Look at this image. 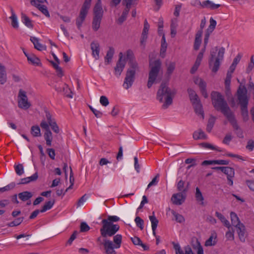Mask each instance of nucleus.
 I'll use <instances>...</instances> for the list:
<instances>
[{
  "label": "nucleus",
  "instance_id": "obj_1",
  "mask_svg": "<svg viewBox=\"0 0 254 254\" xmlns=\"http://www.w3.org/2000/svg\"><path fill=\"white\" fill-rule=\"evenodd\" d=\"M177 93L175 89L171 88L165 83H162L157 92L156 99L162 103V109L168 108L173 103V100Z\"/></svg>",
  "mask_w": 254,
  "mask_h": 254
},
{
  "label": "nucleus",
  "instance_id": "obj_2",
  "mask_svg": "<svg viewBox=\"0 0 254 254\" xmlns=\"http://www.w3.org/2000/svg\"><path fill=\"white\" fill-rule=\"evenodd\" d=\"M211 97L212 103L215 109L220 111L227 119L234 114L220 93L213 91L211 94Z\"/></svg>",
  "mask_w": 254,
  "mask_h": 254
},
{
  "label": "nucleus",
  "instance_id": "obj_3",
  "mask_svg": "<svg viewBox=\"0 0 254 254\" xmlns=\"http://www.w3.org/2000/svg\"><path fill=\"white\" fill-rule=\"evenodd\" d=\"M120 220V218L117 216H108L107 219L102 220V227L100 231L103 238L111 237L119 230L120 226L118 224H113V222Z\"/></svg>",
  "mask_w": 254,
  "mask_h": 254
},
{
  "label": "nucleus",
  "instance_id": "obj_4",
  "mask_svg": "<svg viewBox=\"0 0 254 254\" xmlns=\"http://www.w3.org/2000/svg\"><path fill=\"white\" fill-rule=\"evenodd\" d=\"M127 58L130 60L129 63V67L127 71L123 86L125 89H128L132 86L134 81L135 74L136 72L139 71V66L135 61L131 59L132 57V53L131 51H127Z\"/></svg>",
  "mask_w": 254,
  "mask_h": 254
},
{
  "label": "nucleus",
  "instance_id": "obj_5",
  "mask_svg": "<svg viewBox=\"0 0 254 254\" xmlns=\"http://www.w3.org/2000/svg\"><path fill=\"white\" fill-rule=\"evenodd\" d=\"M225 51L223 47H215L211 49L208 62L212 72H216L219 69L220 63L224 58Z\"/></svg>",
  "mask_w": 254,
  "mask_h": 254
},
{
  "label": "nucleus",
  "instance_id": "obj_6",
  "mask_svg": "<svg viewBox=\"0 0 254 254\" xmlns=\"http://www.w3.org/2000/svg\"><path fill=\"white\" fill-rule=\"evenodd\" d=\"M113 236V242L108 239L107 238H103L102 244L104 247L105 254H117L114 249L121 247L122 236L117 234Z\"/></svg>",
  "mask_w": 254,
  "mask_h": 254
},
{
  "label": "nucleus",
  "instance_id": "obj_7",
  "mask_svg": "<svg viewBox=\"0 0 254 254\" xmlns=\"http://www.w3.org/2000/svg\"><path fill=\"white\" fill-rule=\"evenodd\" d=\"M161 62L159 60L149 62L150 70L148 75V80L147 84L148 88L152 85L157 82V79L161 68Z\"/></svg>",
  "mask_w": 254,
  "mask_h": 254
},
{
  "label": "nucleus",
  "instance_id": "obj_8",
  "mask_svg": "<svg viewBox=\"0 0 254 254\" xmlns=\"http://www.w3.org/2000/svg\"><path fill=\"white\" fill-rule=\"evenodd\" d=\"M103 10L102 7L101 0H98L94 7V17L92 22V28L96 31L100 26Z\"/></svg>",
  "mask_w": 254,
  "mask_h": 254
},
{
  "label": "nucleus",
  "instance_id": "obj_9",
  "mask_svg": "<svg viewBox=\"0 0 254 254\" xmlns=\"http://www.w3.org/2000/svg\"><path fill=\"white\" fill-rule=\"evenodd\" d=\"M247 93L248 91L245 86L241 84L236 93L237 102L240 107L248 106L249 97Z\"/></svg>",
  "mask_w": 254,
  "mask_h": 254
},
{
  "label": "nucleus",
  "instance_id": "obj_10",
  "mask_svg": "<svg viewBox=\"0 0 254 254\" xmlns=\"http://www.w3.org/2000/svg\"><path fill=\"white\" fill-rule=\"evenodd\" d=\"M18 106L19 108L23 110L29 109L31 104L28 101L26 92L22 89H20L18 94Z\"/></svg>",
  "mask_w": 254,
  "mask_h": 254
},
{
  "label": "nucleus",
  "instance_id": "obj_11",
  "mask_svg": "<svg viewBox=\"0 0 254 254\" xmlns=\"http://www.w3.org/2000/svg\"><path fill=\"white\" fill-rule=\"evenodd\" d=\"M40 126L42 129L45 130L44 136L46 141V144L49 146H51L53 136L48 124L46 121L43 120L41 122Z\"/></svg>",
  "mask_w": 254,
  "mask_h": 254
},
{
  "label": "nucleus",
  "instance_id": "obj_12",
  "mask_svg": "<svg viewBox=\"0 0 254 254\" xmlns=\"http://www.w3.org/2000/svg\"><path fill=\"white\" fill-rule=\"evenodd\" d=\"M227 119L233 127L237 136L239 138H243L244 137L243 132L237 123V121L236 119L235 114Z\"/></svg>",
  "mask_w": 254,
  "mask_h": 254
},
{
  "label": "nucleus",
  "instance_id": "obj_13",
  "mask_svg": "<svg viewBox=\"0 0 254 254\" xmlns=\"http://www.w3.org/2000/svg\"><path fill=\"white\" fill-rule=\"evenodd\" d=\"M46 118L47 120V123L48 124L49 127L50 126L53 131L56 133H59L60 131L59 126H58L55 119L52 118L51 113L47 111H45Z\"/></svg>",
  "mask_w": 254,
  "mask_h": 254
},
{
  "label": "nucleus",
  "instance_id": "obj_14",
  "mask_svg": "<svg viewBox=\"0 0 254 254\" xmlns=\"http://www.w3.org/2000/svg\"><path fill=\"white\" fill-rule=\"evenodd\" d=\"M186 196V193H185L184 192H179L173 194L171 201L173 204L180 205L185 202Z\"/></svg>",
  "mask_w": 254,
  "mask_h": 254
},
{
  "label": "nucleus",
  "instance_id": "obj_15",
  "mask_svg": "<svg viewBox=\"0 0 254 254\" xmlns=\"http://www.w3.org/2000/svg\"><path fill=\"white\" fill-rule=\"evenodd\" d=\"M194 82L199 87L202 95L205 98H207L208 94L206 89V82L203 79L198 77L194 78Z\"/></svg>",
  "mask_w": 254,
  "mask_h": 254
},
{
  "label": "nucleus",
  "instance_id": "obj_16",
  "mask_svg": "<svg viewBox=\"0 0 254 254\" xmlns=\"http://www.w3.org/2000/svg\"><path fill=\"white\" fill-rule=\"evenodd\" d=\"M120 58L115 67V74L118 77L121 74L126 64V62L122 60V53H120Z\"/></svg>",
  "mask_w": 254,
  "mask_h": 254
},
{
  "label": "nucleus",
  "instance_id": "obj_17",
  "mask_svg": "<svg viewBox=\"0 0 254 254\" xmlns=\"http://www.w3.org/2000/svg\"><path fill=\"white\" fill-rule=\"evenodd\" d=\"M197 3L200 6L201 8H207L213 10L216 9L220 6V4H215L209 0H204L202 2L198 1Z\"/></svg>",
  "mask_w": 254,
  "mask_h": 254
},
{
  "label": "nucleus",
  "instance_id": "obj_18",
  "mask_svg": "<svg viewBox=\"0 0 254 254\" xmlns=\"http://www.w3.org/2000/svg\"><path fill=\"white\" fill-rule=\"evenodd\" d=\"M92 55L96 60L99 58L100 48L99 44L97 41H93L91 43Z\"/></svg>",
  "mask_w": 254,
  "mask_h": 254
},
{
  "label": "nucleus",
  "instance_id": "obj_19",
  "mask_svg": "<svg viewBox=\"0 0 254 254\" xmlns=\"http://www.w3.org/2000/svg\"><path fill=\"white\" fill-rule=\"evenodd\" d=\"M56 90L59 92L62 93L64 95L68 98H72L71 95V91L69 88L68 85L64 84L62 87H58L56 88Z\"/></svg>",
  "mask_w": 254,
  "mask_h": 254
},
{
  "label": "nucleus",
  "instance_id": "obj_20",
  "mask_svg": "<svg viewBox=\"0 0 254 254\" xmlns=\"http://www.w3.org/2000/svg\"><path fill=\"white\" fill-rule=\"evenodd\" d=\"M31 4L37 7L47 17H50V14L46 6L36 3L35 0H31Z\"/></svg>",
  "mask_w": 254,
  "mask_h": 254
},
{
  "label": "nucleus",
  "instance_id": "obj_21",
  "mask_svg": "<svg viewBox=\"0 0 254 254\" xmlns=\"http://www.w3.org/2000/svg\"><path fill=\"white\" fill-rule=\"evenodd\" d=\"M194 109L195 112L198 115H200L202 119H204V113L202 110V106L200 100L192 104Z\"/></svg>",
  "mask_w": 254,
  "mask_h": 254
},
{
  "label": "nucleus",
  "instance_id": "obj_22",
  "mask_svg": "<svg viewBox=\"0 0 254 254\" xmlns=\"http://www.w3.org/2000/svg\"><path fill=\"white\" fill-rule=\"evenodd\" d=\"M203 31L198 30L195 37L194 43V49L195 50H198L199 46L201 43V36L202 35Z\"/></svg>",
  "mask_w": 254,
  "mask_h": 254
},
{
  "label": "nucleus",
  "instance_id": "obj_23",
  "mask_svg": "<svg viewBox=\"0 0 254 254\" xmlns=\"http://www.w3.org/2000/svg\"><path fill=\"white\" fill-rule=\"evenodd\" d=\"M237 229L239 239L242 242L245 241V227L243 224H240L238 227H236Z\"/></svg>",
  "mask_w": 254,
  "mask_h": 254
},
{
  "label": "nucleus",
  "instance_id": "obj_24",
  "mask_svg": "<svg viewBox=\"0 0 254 254\" xmlns=\"http://www.w3.org/2000/svg\"><path fill=\"white\" fill-rule=\"evenodd\" d=\"M31 41L34 45V48L39 51H43L46 50V46L42 45L39 42V40L37 38L35 37H31L30 38Z\"/></svg>",
  "mask_w": 254,
  "mask_h": 254
},
{
  "label": "nucleus",
  "instance_id": "obj_25",
  "mask_svg": "<svg viewBox=\"0 0 254 254\" xmlns=\"http://www.w3.org/2000/svg\"><path fill=\"white\" fill-rule=\"evenodd\" d=\"M193 138L195 140L205 139L207 136L202 129H199L193 132Z\"/></svg>",
  "mask_w": 254,
  "mask_h": 254
},
{
  "label": "nucleus",
  "instance_id": "obj_26",
  "mask_svg": "<svg viewBox=\"0 0 254 254\" xmlns=\"http://www.w3.org/2000/svg\"><path fill=\"white\" fill-rule=\"evenodd\" d=\"M188 93L189 95L190 99L192 104L200 100L198 95L191 88H189L188 89Z\"/></svg>",
  "mask_w": 254,
  "mask_h": 254
},
{
  "label": "nucleus",
  "instance_id": "obj_27",
  "mask_svg": "<svg viewBox=\"0 0 254 254\" xmlns=\"http://www.w3.org/2000/svg\"><path fill=\"white\" fill-rule=\"evenodd\" d=\"M230 217L232 224L235 227H238L240 224H243L241 223L239 218L235 212H231L230 213Z\"/></svg>",
  "mask_w": 254,
  "mask_h": 254
},
{
  "label": "nucleus",
  "instance_id": "obj_28",
  "mask_svg": "<svg viewBox=\"0 0 254 254\" xmlns=\"http://www.w3.org/2000/svg\"><path fill=\"white\" fill-rule=\"evenodd\" d=\"M38 173L36 172L31 177L21 179L18 184H26L30 182L35 181L38 179Z\"/></svg>",
  "mask_w": 254,
  "mask_h": 254
},
{
  "label": "nucleus",
  "instance_id": "obj_29",
  "mask_svg": "<svg viewBox=\"0 0 254 254\" xmlns=\"http://www.w3.org/2000/svg\"><path fill=\"white\" fill-rule=\"evenodd\" d=\"M18 197L23 201H26L31 198L33 194L32 192L28 191H25L18 193Z\"/></svg>",
  "mask_w": 254,
  "mask_h": 254
},
{
  "label": "nucleus",
  "instance_id": "obj_30",
  "mask_svg": "<svg viewBox=\"0 0 254 254\" xmlns=\"http://www.w3.org/2000/svg\"><path fill=\"white\" fill-rule=\"evenodd\" d=\"M149 219L151 222V226H152V229L153 231V234L154 236H156V229L157 228L158 224V220L156 218V217L153 215L152 216H149Z\"/></svg>",
  "mask_w": 254,
  "mask_h": 254
},
{
  "label": "nucleus",
  "instance_id": "obj_31",
  "mask_svg": "<svg viewBox=\"0 0 254 254\" xmlns=\"http://www.w3.org/2000/svg\"><path fill=\"white\" fill-rule=\"evenodd\" d=\"M6 81V75L4 66L0 64V83L3 84Z\"/></svg>",
  "mask_w": 254,
  "mask_h": 254
},
{
  "label": "nucleus",
  "instance_id": "obj_32",
  "mask_svg": "<svg viewBox=\"0 0 254 254\" xmlns=\"http://www.w3.org/2000/svg\"><path fill=\"white\" fill-rule=\"evenodd\" d=\"M11 16L9 17V18L11 20V25L14 28H18V23L17 20V17L13 11L12 8L11 9Z\"/></svg>",
  "mask_w": 254,
  "mask_h": 254
},
{
  "label": "nucleus",
  "instance_id": "obj_33",
  "mask_svg": "<svg viewBox=\"0 0 254 254\" xmlns=\"http://www.w3.org/2000/svg\"><path fill=\"white\" fill-rule=\"evenodd\" d=\"M129 10L130 8H128V7H125L123 10L122 15L118 19V23L119 24H122L126 20Z\"/></svg>",
  "mask_w": 254,
  "mask_h": 254
},
{
  "label": "nucleus",
  "instance_id": "obj_34",
  "mask_svg": "<svg viewBox=\"0 0 254 254\" xmlns=\"http://www.w3.org/2000/svg\"><path fill=\"white\" fill-rule=\"evenodd\" d=\"M91 1L92 0H85L82 5L80 12L87 14L88 9L91 5Z\"/></svg>",
  "mask_w": 254,
  "mask_h": 254
},
{
  "label": "nucleus",
  "instance_id": "obj_35",
  "mask_svg": "<svg viewBox=\"0 0 254 254\" xmlns=\"http://www.w3.org/2000/svg\"><path fill=\"white\" fill-rule=\"evenodd\" d=\"M21 20L22 22L28 27L32 28L33 25L32 23V21L25 14L22 13Z\"/></svg>",
  "mask_w": 254,
  "mask_h": 254
},
{
  "label": "nucleus",
  "instance_id": "obj_36",
  "mask_svg": "<svg viewBox=\"0 0 254 254\" xmlns=\"http://www.w3.org/2000/svg\"><path fill=\"white\" fill-rule=\"evenodd\" d=\"M114 52V49L113 47H110L105 58V63H107V64L111 62Z\"/></svg>",
  "mask_w": 254,
  "mask_h": 254
},
{
  "label": "nucleus",
  "instance_id": "obj_37",
  "mask_svg": "<svg viewBox=\"0 0 254 254\" xmlns=\"http://www.w3.org/2000/svg\"><path fill=\"white\" fill-rule=\"evenodd\" d=\"M55 202V200H50L46 202L45 204L43 205L41 210H40V212H44L50 209L54 205Z\"/></svg>",
  "mask_w": 254,
  "mask_h": 254
},
{
  "label": "nucleus",
  "instance_id": "obj_38",
  "mask_svg": "<svg viewBox=\"0 0 254 254\" xmlns=\"http://www.w3.org/2000/svg\"><path fill=\"white\" fill-rule=\"evenodd\" d=\"M86 14L80 12L78 17L76 19V24L79 29H80L83 22L84 21L86 16Z\"/></svg>",
  "mask_w": 254,
  "mask_h": 254
},
{
  "label": "nucleus",
  "instance_id": "obj_39",
  "mask_svg": "<svg viewBox=\"0 0 254 254\" xmlns=\"http://www.w3.org/2000/svg\"><path fill=\"white\" fill-rule=\"evenodd\" d=\"M240 108L241 115L243 117V121L247 122L249 120L248 106L240 107Z\"/></svg>",
  "mask_w": 254,
  "mask_h": 254
},
{
  "label": "nucleus",
  "instance_id": "obj_40",
  "mask_svg": "<svg viewBox=\"0 0 254 254\" xmlns=\"http://www.w3.org/2000/svg\"><path fill=\"white\" fill-rule=\"evenodd\" d=\"M195 198L197 201L200 202V204L201 205H203L204 202V198L202 196V193L201 192L199 189L198 188H196V192H195Z\"/></svg>",
  "mask_w": 254,
  "mask_h": 254
},
{
  "label": "nucleus",
  "instance_id": "obj_41",
  "mask_svg": "<svg viewBox=\"0 0 254 254\" xmlns=\"http://www.w3.org/2000/svg\"><path fill=\"white\" fill-rule=\"evenodd\" d=\"M216 238V236L212 234L209 239L205 241V246L206 247L214 246L216 243V241H215Z\"/></svg>",
  "mask_w": 254,
  "mask_h": 254
},
{
  "label": "nucleus",
  "instance_id": "obj_42",
  "mask_svg": "<svg viewBox=\"0 0 254 254\" xmlns=\"http://www.w3.org/2000/svg\"><path fill=\"white\" fill-rule=\"evenodd\" d=\"M51 63L52 64L53 67L56 70V72L57 73V75L59 77H62L63 76V71L62 68L59 66V64L58 63H55L54 62L51 61Z\"/></svg>",
  "mask_w": 254,
  "mask_h": 254
},
{
  "label": "nucleus",
  "instance_id": "obj_43",
  "mask_svg": "<svg viewBox=\"0 0 254 254\" xmlns=\"http://www.w3.org/2000/svg\"><path fill=\"white\" fill-rule=\"evenodd\" d=\"M167 66V74L169 75H171L174 70L176 66V64L174 62H170L166 63Z\"/></svg>",
  "mask_w": 254,
  "mask_h": 254
},
{
  "label": "nucleus",
  "instance_id": "obj_44",
  "mask_svg": "<svg viewBox=\"0 0 254 254\" xmlns=\"http://www.w3.org/2000/svg\"><path fill=\"white\" fill-rule=\"evenodd\" d=\"M241 57L242 56L240 54H238L236 56V57L234 59L233 63L229 67L230 70H231L232 71H234L237 64L240 61Z\"/></svg>",
  "mask_w": 254,
  "mask_h": 254
},
{
  "label": "nucleus",
  "instance_id": "obj_45",
  "mask_svg": "<svg viewBox=\"0 0 254 254\" xmlns=\"http://www.w3.org/2000/svg\"><path fill=\"white\" fill-rule=\"evenodd\" d=\"M223 173L227 176V178L234 177L235 171L234 169L232 168L226 167Z\"/></svg>",
  "mask_w": 254,
  "mask_h": 254
},
{
  "label": "nucleus",
  "instance_id": "obj_46",
  "mask_svg": "<svg viewBox=\"0 0 254 254\" xmlns=\"http://www.w3.org/2000/svg\"><path fill=\"white\" fill-rule=\"evenodd\" d=\"M215 122V118L214 117H211L208 121L207 125L206 130L208 132H210L212 130L213 126Z\"/></svg>",
  "mask_w": 254,
  "mask_h": 254
},
{
  "label": "nucleus",
  "instance_id": "obj_47",
  "mask_svg": "<svg viewBox=\"0 0 254 254\" xmlns=\"http://www.w3.org/2000/svg\"><path fill=\"white\" fill-rule=\"evenodd\" d=\"M230 84L231 83L225 82V93L227 99L232 96Z\"/></svg>",
  "mask_w": 254,
  "mask_h": 254
},
{
  "label": "nucleus",
  "instance_id": "obj_48",
  "mask_svg": "<svg viewBox=\"0 0 254 254\" xmlns=\"http://www.w3.org/2000/svg\"><path fill=\"white\" fill-rule=\"evenodd\" d=\"M185 182L183 180H180L177 184V190L180 192H184L186 193L188 189L184 188Z\"/></svg>",
  "mask_w": 254,
  "mask_h": 254
},
{
  "label": "nucleus",
  "instance_id": "obj_49",
  "mask_svg": "<svg viewBox=\"0 0 254 254\" xmlns=\"http://www.w3.org/2000/svg\"><path fill=\"white\" fill-rule=\"evenodd\" d=\"M28 61L31 62L32 64L38 65L40 64V60L36 57L34 55H30L28 57Z\"/></svg>",
  "mask_w": 254,
  "mask_h": 254
},
{
  "label": "nucleus",
  "instance_id": "obj_50",
  "mask_svg": "<svg viewBox=\"0 0 254 254\" xmlns=\"http://www.w3.org/2000/svg\"><path fill=\"white\" fill-rule=\"evenodd\" d=\"M23 220V217H19L15 220L8 223L7 225L9 227L16 226L20 224Z\"/></svg>",
  "mask_w": 254,
  "mask_h": 254
},
{
  "label": "nucleus",
  "instance_id": "obj_51",
  "mask_svg": "<svg viewBox=\"0 0 254 254\" xmlns=\"http://www.w3.org/2000/svg\"><path fill=\"white\" fill-rule=\"evenodd\" d=\"M193 248L197 250V254H203L202 247L201 246L200 242L197 240L196 241V244L193 245Z\"/></svg>",
  "mask_w": 254,
  "mask_h": 254
},
{
  "label": "nucleus",
  "instance_id": "obj_52",
  "mask_svg": "<svg viewBox=\"0 0 254 254\" xmlns=\"http://www.w3.org/2000/svg\"><path fill=\"white\" fill-rule=\"evenodd\" d=\"M15 171L17 175L19 176L22 175L24 173L23 166L22 164H19L14 166Z\"/></svg>",
  "mask_w": 254,
  "mask_h": 254
},
{
  "label": "nucleus",
  "instance_id": "obj_53",
  "mask_svg": "<svg viewBox=\"0 0 254 254\" xmlns=\"http://www.w3.org/2000/svg\"><path fill=\"white\" fill-rule=\"evenodd\" d=\"M216 25V21L212 17L210 19V25L207 29V32L211 33L215 29Z\"/></svg>",
  "mask_w": 254,
  "mask_h": 254
},
{
  "label": "nucleus",
  "instance_id": "obj_54",
  "mask_svg": "<svg viewBox=\"0 0 254 254\" xmlns=\"http://www.w3.org/2000/svg\"><path fill=\"white\" fill-rule=\"evenodd\" d=\"M174 249L175 250L176 254H185L184 250L181 249V247L179 244H176L175 242H173Z\"/></svg>",
  "mask_w": 254,
  "mask_h": 254
},
{
  "label": "nucleus",
  "instance_id": "obj_55",
  "mask_svg": "<svg viewBox=\"0 0 254 254\" xmlns=\"http://www.w3.org/2000/svg\"><path fill=\"white\" fill-rule=\"evenodd\" d=\"M172 213L175 216V219L177 222L182 223L185 221L184 217L182 215L176 213L174 210H172Z\"/></svg>",
  "mask_w": 254,
  "mask_h": 254
},
{
  "label": "nucleus",
  "instance_id": "obj_56",
  "mask_svg": "<svg viewBox=\"0 0 254 254\" xmlns=\"http://www.w3.org/2000/svg\"><path fill=\"white\" fill-rule=\"evenodd\" d=\"M135 222L137 227H138L141 230L143 229L144 221L140 217L137 216L135 218Z\"/></svg>",
  "mask_w": 254,
  "mask_h": 254
},
{
  "label": "nucleus",
  "instance_id": "obj_57",
  "mask_svg": "<svg viewBox=\"0 0 254 254\" xmlns=\"http://www.w3.org/2000/svg\"><path fill=\"white\" fill-rule=\"evenodd\" d=\"M32 133L35 136H38L40 135V129L38 126H33L31 128Z\"/></svg>",
  "mask_w": 254,
  "mask_h": 254
},
{
  "label": "nucleus",
  "instance_id": "obj_58",
  "mask_svg": "<svg viewBox=\"0 0 254 254\" xmlns=\"http://www.w3.org/2000/svg\"><path fill=\"white\" fill-rule=\"evenodd\" d=\"M137 0H123L122 4L125 5L126 7L130 8L131 5L133 4Z\"/></svg>",
  "mask_w": 254,
  "mask_h": 254
},
{
  "label": "nucleus",
  "instance_id": "obj_59",
  "mask_svg": "<svg viewBox=\"0 0 254 254\" xmlns=\"http://www.w3.org/2000/svg\"><path fill=\"white\" fill-rule=\"evenodd\" d=\"M100 103L103 106H107L109 105V102L107 97L101 96L100 98Z\"/></svg>",
  "mask_w": 254,
  "mask_h": 254
},
{
  "label": "nucleus",
  "instance_id": "obj_60",
  "mask_svg": "<svg viewBox=\"0 0 254 254\" xmlns=\"http://www.w3.org/2000/svg\"><path fill=\"white\" fill-rule=\"evenodd\" d=\"M232 139V136L231 133H227L225 135V137L223 139V143L229 145L230 143V142Z\"/></svg>",
  "mask_w": 254,
  "mask_h": 254
},
{
  "label": "nucleus",
  "instance_id": "obj_61",
  "mask_svg": "<svg viewBox=\"0 0 254 254\" xmlns=\"http://www.w3.org/2000/svg\"><path fill=\"white\" fill-rule=\"evenodd\" d=\"M89 107L90 109L91 110V111L93 112V113L94 114L95 117L97 118H100L102 116V113L100 111L94 109L92 106H89Z\"/></svg>",
  "mask_w": 254,
  "mask_h": 254
},
{
  "label": "nucleus",
  "instance_id": "obj_62",
  "mask_svg": "<svg viewBox=\"0 0 254 254\" xmlns=\"http://www.w3.org/2000/svg\"><path fill=\"white\" fill-rule=\"evenodd\" d=\"M246 148L251 151H253L254 148V140L252 139L249 140Z\"/></svg>",
  "mask_w": 254,
  "mask_h": 254
},
{
  "label": "nucleus",
  "instance_id": "obj_63",
  "mask_svg": "<svg viewBox=\"0 0 254 254\" xmlns=\"http://www.w3.org/2000/svg\"><path fill=\"white\" fill-rule=\"evenodd\" d=\"M15 186V184L14 183H12L6 186L0 188V191H7L8 190H10L11 189H12L14 188Z\"/></svg>",
  "mask_w": 254,
  "mask_h": 254
},
{
  "label": "nucleus",
  "instance_id": "obj_64",
  "mask_svg": "<svg viewBox=\"0 0 254 254\" xmlns=\"http://www.w3.org/2000/svg\"><path fill=\"white\" fill-rule=\"evenodd\" d=\"M90 229L89 226L85 222H82L80 224V231L85 232Z\"/></svg>",
  "mask_w": 254,
  "mask_h": 254
}]
</instances>
